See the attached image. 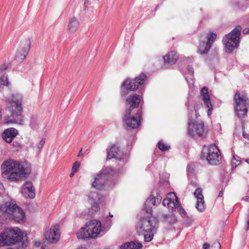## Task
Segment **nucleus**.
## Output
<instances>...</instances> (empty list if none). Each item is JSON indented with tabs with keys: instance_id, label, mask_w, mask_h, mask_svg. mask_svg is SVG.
I'll return each instance as SVG.
<instances>
[{
	"instance_id": "obj_1",
	"label": "nucleus",
	"mask_w": 249,
	"mask_h": 249,
	"mask_svg": "<svg viewBox=\"0 0 249 249\" xmlns=\"http://www.w3.org/2000/svg\"><path fill=\"white\" fill-rule=\"evenodd\" d=\"M1 169L3 177L14 182L27 178L31 172L29 163L14 160L3 163Z\"/></svg>"
},
{
	"instance_id": "obj_2",
	"label": "nucleus",
	"mask_w": 249,
	"mask_h": 249,
	"mask_svg": "<svg viewBox=\"0 0 249 249\" xmlns=\"http://www.w3.org/2000/svg\"><path fill=\"white\" fill-rule=\"evenodd\" d=\"M126 106L129 107L126 108L123 117V121L127 129H134L138 127L141 124L142 110L138 109L135 115L130 116L131 113H134V109L137 108L140 104V95L136 94L130 95L126 99Z\"/></svg>"
},
{
	"instance_id": "obj_3",
	"label": "nucleus",
	"mask_w": 249,
	"mask_h": 249,
	"mask_svg": "<svg viewBox=\"0 0 249 249\" xmlns=\"http://www.w3.org/2000/svg\"><path fill=\"white\" fill-rule=\"evenodd\" d=\"M6 110H9L10 115L5 117V121L7 124L16 123L22 124L23 123V119L22 115V96L18 93L11 94L6 98Z\"/></svg>"
},
{
	"instance_id": "obj_4",
	"label": "nucleus",
	"mask_w": 249,
	"mask_h": 249,
	"mask_svg": "<svg viewBox=\"0 0 249 249\" xmlns=\"http://www.w3.org/2000/svg\"><path fill=\"white\" fill-rule=\"evenodd\" d=\"M0 212L17 223H22L25 221V212L14 201L6 202L0 205Z\"/></svg>"
},
{
	"instance_id": "obj_5",
	"label": "nucleus",
	"mask_w": 249,
	"mask_h": 249,
	"mask_svg": "<svg viewBox=\"0 0 249 249\" xmlns=\"http://www.w3.org/2000/svg\"><path fill=\"white\" fill-rule=\"evenodd\" d=\"M158 224V220L155 217H146L139 222L137 230L143 235L145 242H149L153 240Z\"/></svg>"
},
{
	"instance_id": "obj_6",
	"label": "nucleus",
	"mask_w": 249,
	"mask_h": 249,
	"mask_svg": "<svg viewBox=\"0 0 249 249\" xmlns=\"http://www.w3.org/2000/svg\"><path fill=\"white\" fill-rule=\"evenodd\" d=\"M23 238V233L18 228H7L0 234V247L16 245Z\"/></svg>"
},
{
	"instance_id": "obj_7",
	"label": "nucleus",
	"mask_w": 249,
	"mask_h": 249,
	"mask_svg": "<svg viewBox=\"0 0 249 249\" xmlns=\"http://www.w3.org/2000/svg\"><path fill=\"white\" fill-rule=\"evenodd\" d=\"M102 230L100 221L93 219L88 222L85 227L81 228L77 233L78 239L94 238L98 236Z\"/></svg>"
},
{
	"instance_id": "obj_8",
	"label": "nucleus",
	"mask_w": 249,
	"mask_h": 249,
	"mask_svg": "<svg viewBox=\"0 0 249 249\" xmlns=\"http://www.w3.org/2000/svg\"><path fill=\"white\" fill-rule=\"evenodd\" d=\"M146 78V75L144 73L142 72L133 79L129 78H126L122 83L121 85V96H126L128 94V91H133L137 89L140 90L142 89L144 83Z\"/></svg>"
},
{
	"instance_id": "obj_9",
	"label": "nucleus",
	"mask_w": 249,
	"mask_h": 249,
	"mask_svg": "<svg viewBox=\"0 0 249 249\" xmlns=\"http://www.w3.org/2000/svg\"><path fill=\"white\" fill-rule=\"evenodd\" d=\"M201 159L206 160L211 165H216L219 164L221 161V153L214 144L208 147L204 146L201 151Z\"/></svg>"
},
{
	"instance_id": "obj_10",
	"label": "nucleus",
	"mask_w": 249,
	"mask_h": 249,
	"mask_svg": "<svg viewBox=\"0 0 249 249\" xmlns=\"http://www.w3.org/2000/svg\"><path fill=\"white\" fill-rule=\"evenodd\" d=\"M241 29V27L238 25L223 38V43L226 48V52L231 53L238 47Z\"/></svg>"
},
{
	"instance_id": "obj_11",
	"label": "nucleus",
	"mask_w": 249,
	"mask_h": 249,
	"mask_svg": "<svg viewBox=\"0 0 249 249\" xmlns=\"http://www.w3.org/2000/svg\"><path fill=\"white\" fill-rule=\"evenodd\" d=\"M249 99L244 92L236 91L233 98V105L235 114L239 118H243L247 115V105Z\"/></svg>"
},
{
	"instance_id": "obj_12",
	"label": "nucleus",
	"mask_w": 249,
	"mask_h": 249,
	"mask_svg": "<svg viewBox=\"0 0 249 249\" xmlns=\"http://www.w3.org/2000/svg\"><path fill=\"white\" fill-rule=\"evenodd\" d=\"M113 170L110 168L103 169L102 172L95 177L92 186L99 190L105 188L106 184L109 178L113 175Z\"/></svg>"
},
{
	"instance_id": "obj_13",
	"label": "nucleus",
	"mask_w": 249,
	"mask_h": 249,
	"mask_svg": "<svg viewBox=\"0 0 249 249\" xmlns=\"http://www.w3.org/2000/svg\"><path fill=\"white\" fill-rule=\"evenodd\" d=\"M188 134L193 138L205 136L206 132L205 131L204 123L196 121L189 122Z\"/></svg>"
},
{
	"instance_id": "obj_14",
	"label": "nucleus",
	"mask_w": 249,
	"mask_h": 249,
	"mask_svg": "<svg viewBox=\"0 0 249 249\" xmlns=\"http://www.w3.org/2000/svg\"><path fill=\"white\" fill-rule=\"evenodd\" d=\"M217 35L216 34L209 33L207 34V41H200L197 49L198 53L203 55L207 54L209 52L212 44L216 39Z\"/></svg>"
},
{
	"instance_id": "obj_15",
	"label": "nucleus",
	"mask_w": 249,
	"mask_h": 249,
	"mask_svg": "<svg viewBox=\"0 0 249 249\" xmlns=\"http://www.w3.org/2000/svg\"><path fill=\"white\" fill-rule=\"evenodd\" d=\"M18 134V131L17 129L10 127L4 130L1 133V138L4 142L10 143Z\"/></svg>"
},
{
	"instance_id": "obj_16",
	"label": "nucleus",
	"mask_w": 249,
	"mask_h": 249,
	"mask_svg": "<svg viewBox=\"0 0 249 249\" xmlns=\"http://www.w3.org/2000/svg\"><path fill=\"white\" fill-rule=\"evenodd\" d=\"M195 197L197 199L196 208L199 212H202L205 209L204 197L202 195V190L201 188L198 187L194 193Z\"/></svg>"
},
{
	"instance_id": "obj_17",
	"label": "nucleus",
	"mask_w": 249,
	"mask_h": 249,
	"mask_svg": "<svg viewBox=\"0 0 249 249\" xmlns=\"http://www.w3.org/2000/svg\"><path fill=\"white\" fill-rule=\"evenodd\" d=\"M59 232L57 226H54L51 228L49 233L45 234V238L51 244L57 242L59 239Z\"/></svg>"
},
{
	"instance_id": "obj_18",
	"label": "nucleus",
	"mask_w": 249,
	"mask_h": 249,
	"mask_svg": "<svg viewBox=\"0 0 249 249\" xmlns=\"http://www.w3.org/2000/svg\"><path fill=\"white\" fill-rule=\"evenodd\" d=\"M208 89L206 87H204L201 90V95L205 106L208 108L207 114L209 116L212 114L213 106L211 104L209 95H208Z\"/></svg>"
},
{
	"instance_id": "obj_19",
	"label": "nucleus",
	"mask_w": 249,
	"mask_h": 249,
	"mask_svg": "<svg viewBox=\"0 0 249 249\" xmlns=\"http://www.w3.org/2000/svg\"><path fill=\"white\" fill-rule=\"evenodd\" d=\"M21 192L26 197L33 198L36 195L32 182L29 181H26L23 185Z\"/></svg>"
},
{
	"instance_id": "obj_20",
	"label": "nucleus",
	"mask_w": 249,
	"mask_h": 249,
	"mask_svg": "<svg viewBox=\"0 0 249 249\" xmlns=\"http://www.w3.org/2000/svg\"><path fill=\"white\" fill-rule=\"evenodd\" d=\"M107 160H110L111 159H121V152L120 147L116 144H113L111 146L110 149L107 148Z\"/></svg>"
},
{
	"instance_id": "obj_21",
	"label": "nucleus",
	"mask_w": 249,
	"mask_h": 249,
	"mask_svg": "<svg viewBox=\"0 0 249 249\" xmlns=\"http://www.w3.org/2000/svg\"><path fill=\"white\" fill-rule=\"evenodd\" d=\"M25 45H26V47L21 49L20 50H19L15 56V59L18 61H22L25 58L26 55H27L31 47V42L30 40H26L25 41Z\"/></svg>"
},
{
	"instance_id": "obj_22",
	"label": "nucleus",
	"mask_w": 249,
	"mask_h": 249,
	"mask_svg": "<svg viewBox=\"0 0 249 249\" xmlns=\"http://www.w3.org/2000/svg\"><path fill=\"white\" fill-rule=\"evenodd\" d=\"M179 203L177 198L175 201H173L171 198H166L163 200L162 205L164 206H167L169 211L173 212L176 209H177Z\"/></svg>"
},
{
	"instance_id": "obj_23",
	"label": "nucleus",
	"mask_w": 249,
	"mask_h": 249,
	"mask_svg": "<svg viewBox=\"0 0 249 249\" xmlns=\"http://www.w3.org/2000/svg\"><path fill=\"white\" fill-rule=\"evenodd\" d=\"M142 247V243L138 241H130L123 244L119 249H140Z\"/></svg>"
},
{
	"instance_id": "obj_24",
	"label": "nucleus",
	"mask_w": 249,
	"mask_h": 249,
	"mask_svg": "<svg viewBox=\"0 0 249 249\" xmlns=\"http://www.w3.org/2000/svg\"><path fill=\"white\" fill-rule=\"evenodd\" d=\"M80 22L77 18L72 17L70 18L68 25L69 31L71 33H74L77 31L79 27Z\"/></svg>"
},
{
	"instance_id": "obj_25",
	"label": "nucleus",
	"mask_w": 249,
	"mask_h": 249,
	"mask_svg": "<svg viewBox=\"0 0 249 249\" xmlns=\"http://www.w3.org/2000/svg\"><path fill=\"white\" fill-rule=\"evenodd\" d=\"M178 58L176 53L174 51H171L163 57V59L165 63L173 65L176 62Z\"/></svg>"
},
{
	"instance_id": "obj_26",
	"label": "nucleus",
	"mask_w": 249,
	"mask_h": 249,
	"mask_svg": "<svg viewBox=\"0 0 249 249\" xmlns=\"http://www.w3.org/2000/svg\"><path fill=\"white\" fill-rule=\"evenodd\" d=\"M89 198L94 200L91 205L92 208L94 209L95 211H98L99 209V204L95 201L100 199V195L96 192H90L89 195Z\"/></svg>"
},
{
	"instance_id": "obj_27",
	"label": "nucleus",
	"mask_w": 249,
	"mask_h": 249,
	"mask_svg": "<svg viewBox=\"0 0 249 249\" xmlns=\"http://www.w3.org/2000/svg\"><path fill=\"white\" fill-rule=\"evenodd\" d=\"M162 217L164 220L169 224L170 225H173L175 224L177 222V219L175 215L173 214H163Z\"/></svg>"
},
{
	"instance_id": "obj_28",
	"label": "nucleus",
	"mask_w": 249,
	"mask_h": 249,
	"mask_svg": "<svg viewBox=\"0 0 249 249\" xmlns=\"http://www.w3.org/2000/svg\"><path fill=\"white\" fill-rule=\"evenodd\" d=\"M145 205H153V206H157L159 205L158 203H157V201L156 199V197L151 195L149 197H148L145 203Z\"/></svg>"
},
{
	"instance_id": "obj_29",
	"label": "nucleus",
	"mask_w": 249,
	"mask_h": 249,
	"mask_svg": "<svg viewBox=\"0 0 249 249\" xmlns=\"http://www.w3.org/2000/svg\"><path fill=\"white\" fill-rule=\"evenodd\" d=\"M158 147L160 150L162 151H165L170 148V146L164 143L161 141H160L158 142Z\"/></svg>"
},
{
	"instance_id": "obj_30",
	"label": "nucleus",
	"mask_w": 249,
	"mask_h": 249,
	"mask_svg": "<svg viewBox=\"0 0 249 249\" xmlns=\"http://www.w3.org/2000/svg\"><path fill=\"white\" fill-rule=\"evenodd\" d=\"M178 212L179 213V214L181 215L182 217H187V214L185 211L184 209L183 208V207L181 206V204L179 203V205H178V207H177V209Z\"/></svg>"
},
{
	"instance_id": "obj_31",
	"label": "nucleus",
	"mask_w": 249,
	"mask_h": 249,
	"mask_svg": "<svg viewBox=\"0 0 249 249\" xmlns=\"http://www.w3.org/2000/svg\"><path fill=\"white\" fill-rule=\"evenodd\" d=\"M9 82L6 76L3 75L0 78V85L8 86Z\"/></svg>"
},
{
	"instance_id": "obj_32",
	"label": "nucleus",
	"mask_w": 249,
	"mask_h": 249,
	"mask_svg": "<svg viewBox=\"0 0 249 249\" xmlns=\"http://www.w3.org/2000/svg\"><path fill=\"white\" fill-rule=\"evenodd\" d=\"M187 173L188 175L193 174L195 173L194 165L193 164H190L187 167Z\"/></svg>"
},
{
	"instance_id": "obj_33",
	"label": "nucleus",
	"mask_w": 249,
	"mask_h": 249,
	"mask_svg": "<svg viewBox=\"0 0 249 249\" xmlns=\"http://www.w3.org/2000/svg\"><path fill=\"white\" fill-rule=\"evenodd\" d=\"M194 73V68L190 66L186 68V74L190 75L191 76H193Z\"/></svg>"
},
{
	"instance_id": "obj_34",
	"label": "nucleus",
	"mask_w": 249,
	"mask_h": 249,
	"mask_svg": "<svg viewBox=\"0 0 249 249\" xmlns=\"http://www.w3.org/2000/svg\"><path fill=\"white\" fill-rule=\"evenodd\" d=\"M235 157V155H233V160H236V162H234L233 160H232V166L233 169L236 168V167L241 163V160H236Z\"/></svg>"
},
{
	"instance_id": "obj_35",
	"label": "nucleus",
	"mask_w": 249,
	"mask_h": 249,
	"mask_svg": "<svg viewBox=\"0 0 249 249\" xmlns=\"http://www.w3.org/2000/svg\"><path fill=\"white\" fill-rule=\"evenodd\" d=\"M45 138H42L39 143L37 145V149H38V152H40L42 147H43L44 144H45Z\"/></svg>"
},
{
	"instance_id": "obj_36",
	"label": "nucleus",
	"mask_w": 249,
	"mask_h": 249,
	"mask_svg": "<svg viewBox=\"0 0 249 249\" xmlns=\"http://www.w3.org/2000/svg\"><path fill=\"white\" fill-rule=\"evenodd\" d=\"M80 166V162L78 161H75L74 162L72 167V171L73 172H77Z\"/></svg>"
},
{
	"instance_id": "obj_37",
	"label": "nucleus",
	"mask_w": 249,
	"mask_h": 249,
	"mask_svg": "<svg viewBox=\"0 0 249 249\" xmlns=\"http://www.w3.org/2000/svg\"><path fill=\"white\" fill-rule=\"evenodd\" d=\"M220 244L219 242H215L213 243L211 246L210 249H220Z\"/></svg>"
},
{
	"instance_id": "obj_38",
	"label": "nucleus",
	"mask_w": 249,
	"mask_h": 249,
	"mask_svg": "<svg viewBox=\"0 0 249 249\" xmlns=\"http://www.w3.org/2000/svg\"><path fill=\"white\" fill-rule=\"evenodd\" d=\"M2 213V214L0 215V228L1 227L2 225L3 224L4 220L3 219V217H4L6 219H9V217H7L6 215H5L3 212ZM10 219H12L11 218H10Z\"/></svg>"
},
{
	"instance_id": "obj_39",
	"label": "nucleus",
	"mask_w": 249,
	"mask_h": 249,
	"mask_svg": "<svg viewBox=\"0 0 249 249\" xmlns=\"http://www.w3.org/2000/svg\"><path fill=\"white\" fill-rule=\"evenodd\" d=\"M192 77V76H191V77H189V76H187L185 77L186 81L190 86L193 85L194 83V79Z\"/></svg>"
},
{
	"instance_id": "obj_40",
	"label": "nucleus",
	"mask_w": 249,
	"mask_h": 249,
	"mask_svg": "<svg viewBox=\"0 0 249 249\" xmlns=\"http://www.w3.org/2000/svg\"><path fill=\"white\" fill-rule=\"evenodd\" d=\"M156 194H157V196L155 197H156L157 203H158L159 204H160L161 201V199H162V196L158 192L156 193Z\"/></svg>"
},
{
	"instance_id": "obj_41",
	"label": "nucleus",
	"mask_w": 249,
	"mask_h": 249,
	"mask_svg": "<svg viewBox=\"0 0 249 249\" xmlns=\"http://www.w3.org/2000/svg\"><path fill=\"white\" fill-rule=\"evenodd\" d=\"M105 221H106V225H107V226L110 227L112 224L111 220L110 219H109L108 217H107L105 219Z\"/></svg>"
},
{
	"instance_id": "obj_42",
	"label": "nucleus",
	"mask_w": 249,
	"mask_h": 249,
	"mask_svg": "<svg viewBox=\"0 0 249 249\" xmlns=\"http://www.w3.org/2000/svg\"><path fill=\"white\" fill-rule=\"evenodd\" d=\"M144 209L147 213H152V209L149 207V206L148 205V207H147V205H145Z\"/></svg>"
},
{
	"instance_id": "obj_43",
	"label": "nucleus",
	"mask_w": 249,
	"mask_h": 249,
	"mask_svg": "<svg viewBox=\"0 0 249 249\" xmlns=\"http://www.w3.org/2000/svg\"><path fill=\"white\" fill-rule=\"evenodd\" d=\"M13 145L14 147H16L20 148L21 147V143L18 142H16V141H15L13 142Z\"/></svg>"
},
{
	"instance_id": "obj_44",
	"label": "nucleus",
	"mask_w": 249,
	"mask_h": 249,
	"mask_svg": "<svg viewBox=\"0 0 249 249\" xmlns=\"http://www.w3.org/2000/svg\"><path fill=\"white\" fill-rule=\"evenodd\" d=\"M243 136L244 138L249 140V134L246 133L244 131L243 132Z\"/></svg>"
},
{
	"instance_id": "obj_45",
	"label": "nucleus",
	"mask_w": 249,
	"mask_h": 249,
	"mask_svg": "<svg viewBox=\"0 0 249 249\" xmlns=\"http://www.w3.org/2000/svg\"><path fill=\"white\" fill-rule=\"evenodd\" d=\"M89 3V0H85L84 3V10H86L88 9L87 5Z\"/></svg>"
},
{
	"instance_id": "obj_46",
	"label": "nucleus",
	"mask_w": 249,
	"mask_h": 249,
	"mask_svg": "<svg viewBox=\"0 0 249 249\" xmlns=\"http://www.w3.org/2000/svg\"><path fill=\"white\" fill-rule=\"evenodd\" d=\"M210 247V245L207 243H204L203 246L204 249H208Z\"/></svg>"
},
{
	"instance_id": "obj_47",
	"label": "nucleus",
	"mask_w": 249,
	"mask_h": 249,
	"mask_svg": "<svg viewBox=\"0 0 249 249\" xmlns=\"http://www.w3.org/2000/svg\"><path fill=\"white\" fill-rule=\"evenodd\" d=\"M243 33L244 34H249V28H245L243 30Z\"/></svg>"
},
{
	"instance_id": "obj_48",
	"label": "nucleus",
	"mask_w": 249,
	"mask_h": 249,
	"mask_svg": "<svg viewBox=\"0 0 249 249\" xmlns=\"http://www.w3.org/2000/svg\"><path fill=\"white\" fill-rule=\"evenodd\" d=\"M190 184L194 187H196L197 186V183L195 181H191Z\"/></svg>"
},
{
	"instance_id": "obj_49",
	"label": "nucleus",
	"mask_w": 249,
	"mask_h": 249,
	"mask_svg": "<svg viewBox=\"0 0 249 249\" xmlns=\"http://www.w3.org/2000/svg\"><path fill=\"white\" fill-rule=\"evenodd\" d=\"M7 67L5 66H0V70L2 71V70H6L7 69Z\"/></svg>"
},
{
	"instance_id": "obj_50",
	"label": "nucleus",
	"mask_w": 249,
	"mask_h": 249,
	"mask_svg": "<svg viewBox=\"0 0 249 249\" xmlns=\"http://www.w3.org/2000/svg\"><path fill=\"white\" fill-rule=\"evenodd\" d=\"M223 195V190L220 191L218 194V197H222Z\"/></svg>"
},
{
	"instance_id": "obj_51",
	"label": "nucleus",
	"mask_w": 249,
	"mask_h": 249,
	"mask_svg": "<svg viewBox=\"0 0 249 249\" xmlns=\"http://www.w3.org/2000/svg\"><path fill=\"white\" fill-rule=\"evenodd\" d=\"M40 244H41V243H40V242H39V241H36V242H35V245H36V246H37V247H39V246H40Z\"/></svg>"
},
{
	"instance_id": "obj_52",
	"label": "nucleus",
	"mask_w": 249,
	"mask_h": 249,
	"mask_svg": "<svg viewBox=\"0 0 249 249\" xmlns=\"http://www.w3.org/2000/svg\"><path fill=\"white\" fill-rule=\"evenodd\" d=\"M243 199L246 201H248L249 199V196H246Z\"/></svg>"
},
{
	"instance_id": "obj_53",
	"label": "nucleus",
	"mask_w": 249,
	"mask_h": 249,
	"mask_svg": "<svg viewBox=\"0 0 249 249\" xmlns=\"http://www.w3.org/2000/svg\"><path fill=\"white\" fill-rule=\"evenodd\" d=\"M246 225L247 227V229H248L249 227V219H248L246 221Z\"/></svg>"
},
{
	"instance_id": "obj_54",
	"label": "nucleus",
	"mask_w": 249,
	"mask_h": 249,
	"mask_svg": "<svg viewBox=\"0 0 249 249\" xmlns=\"http://www.w3.org/2000/svg\"><path fill=\"white\" fill-rule=\"evenodd\" d=\"M76 172H73V171H72L71 172V173L70 176V177H72L73 176L74 174Z\"/></svg>"
},
{
	"instance_id": "obj_55",
	"label": "nucleus",
	"mask_w": 249,
	"mask_h": 249,
	"mask_svg": "<svg viewBox=\"0 0 249 249\" xmlns=\"http://www.w3.org/2000/svg\"><path fill=\"white\" fill-rule=\"evenodd\" d=\"M34 120H35L34 117H32V118H31V125H32V124L33 123V122L34 121Z\"/></svg>"
},
{
	"instance_id": "obj_56",
	"label": "nucleus",
	"mask_w": 249,
	"mask_h": 249,
	"mask_svg": "<svg viewBox=\"0 0 249 249\" xmlns=\"http://www.w3.org/2000/svg\"><path fill=\"white\" fill-rule=\"evenodd\" d=\"M189 99H188V101L187 103H186V104H185L186 106H187L188 107H189Z\"/></svg>"
},
{
	"instance_id": "obj_57",
	"label": "nucleus",
	"mask_w": 249,
	"mask_h": 249,
	"mask_svg": "<svg viewBox=\"0 0 249 249\" xmlns=\"http://www.w3.org/2000/svg\"><path fill=\"white\" fill-rule=\"evenodd\" d=\"M82 149H81L78 154V157L82 155Z\"/></svg>"
},
{
	"instance_id": "obj_58",
	"label": "nucleus",
	"mask_w": 249,
	"mask_h": 249,
	"mask_svg": "<svg viewBox=\"0 0 249 249\" xmlns=\"http://www.w3.org/2000/svg\"><path fill=\"white\" fill-rule=\"evenodd\" d=\"M2 113H1V109L0 108V119L1 118Z\"/></svg>"
},
{
	"instance_id": "obj_59",
	"label": "nucleus",
	"mask_w": 249,
	"mask_h": 249,
	"mask_svg": "<svg viewBox=\"0 0 249 249\" xmlns=\"http://www.w3.org/2000/svg\"><path fill=\"white\" fill-rule=\"evenodd\" d=\"M76 249H83V248L82 246H79L77 247Z\"/></svg>"
},
{
	"instance_id": "obj_60",
	"label": "nucleus",
	"mask_w": 249,
	"mask_h": 249,
	"mask_svg": "<svg viewBox=\"0 0 249 249\" xmlns=\"http://www.w3.org/2000/svg\"><path fill=\"white\" fill-rule=\"evenodd\" d=\"M236 157V160H240V158L237 156H235Z\"/></svg>"
},
{
	"instance_id": "obj_61",
	"label": "nucleus",
	"mask_w": 249,
	"mask_h": 249,
	"mask_svg": "<svg viewBox=\"0 0 249 249\" xmlns=\"http://www.w3.org/2000/svg\"><path fill=\"white\" fill-rule=\"evenodd\" d=\"M109 216L111 217H112L113 216V215L112 214H111L110 213H109Z\"/></svg>"
},
{
	"instance_id": "obj_62",
	"label": "nucleus",
	"mask_w": 249,
	"mask_h": 249,
	"mask_svg": "<svg viewBox=\"0 0 249 249\" xmlns=\"http://www.w3.org/2000/svg\"><path fill=\"white\" fill-rule=\"evenodd\" d=\"M2 187V184L0 182V188Z\"/></svg>"
}]
</instances>
